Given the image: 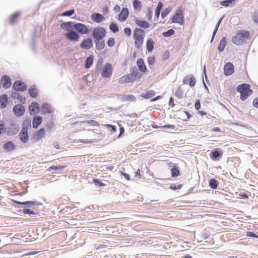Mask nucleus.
<instances>
[{
    "label": "nucleus",
    "instance_id": "1",
    "mask_svg": "<svg viewBox=\"0 0 258 258\" xmlns=\"http://www.w3.org/2000/svg\"><path fill=\"white\" fill-rule=\"evenodd\" d=\"M250 33L247 31H241L232 38V41L236 45L243 44L249 38Z\"/></svg>",
    "mask_w": 258,
    "mask_h": 258
},
{
    "label": "nucleus",
    "instance_id": "2",
    "mask_svg": "<svg viewBox=\"0 0 258 258\" xmlns=\"http://www.w3.org/2000/svg\"><path fill=\"white\" fill-rule=\"evenodd\" d=\"M236 90L237 92L240 93V99L243 101L246 100L252 92V90L250 89L249 85L247 84L238 85Z\"/></svg>",
    "mask_w": 258,
    "mask_h": 258
},
{
    "label": "nucleus",
    "instance_id": "3",
    "mask_svg": "<svg viewBox=\"0 0 258 258\" xmlns=\"http://www.w3.org/2000/svg\"><path fill=\"white\" fill-rule=\"evenodd\" d=\"M106 30L102 27H97L92 31V36L94 40L103 39L106 35Z\"/></svg>",
    "mask_w": 258,
    "mask_h": 258
},
{
    "label": "nucleus",
    "instance_id": "4",
    "mask_svg": "<svg viewBox=\"0 0 258 258\" xmlns=\"http://www.w3.org/2000/svg\"><path fill=\"white\" fill-rule=\"evenodd\" d=\"M74 29L76 31L82 35L86 34L89 32L88 27L84 24L81 23H75L74 25Z\"/></svg>",
    "mask_w": 258,
    "mask_h": 258
},
{
    "label": "nucleus",
    "instance_id": "5",
    "mask_svg": "<svg viewBox=\"0 0 258 258\" xmlns=\"http://www.w3.org/2000/svg\"><path fill=\"white\" fill-rule=\"evenodd\" d=\"M171 20L172 23H177L182 25L183 24V15L182 10L180 9L177 10Z\"/></svg>",
    "mask_w": 258,
    "mask_h": 258
},
{
    "label": "nucleus",
    "instance_id": "6",
    "mask_svg": "<svg viewBox=\"0 0 258 258\" xmlns=\"http://www.w3.org/2000/svg\"><path fill=\"white\" fill-rule=\"evenodd\" d=\"M65 37L68 40H69L72 41L77 42L79 41L80 38V35L76 32L73 30H71L67 32L64 34Z\"/></svg>",
    "mask_w": 258,
    "mask_h": 258
},
{
    "label": "nucleus",
    "instance_id": "7",
    "mask_svg": "<svg viewBox=\"0 0 258 258\" xmlns=\"http://www.w3.org/2000/svg\"><path fill=\"white\" fill-rule=\"evenodd\" d=\"M7 129V135L9 136H12L16 135L20 130L19 125L17 123H12L10 124Z\"/></svg>",
    "mask_w": 258,
    "mask_h": 258
},
{
    "label": "nucleus",
    "instance_id": "8",
    "mask_svg": "<svg viewBox=\"0 0 258 258\" xmlns=\"http://www.w3.org/2000/svg\"><path fill=\"white\" fill-rule=\"evenodd\" d=\"M13 112L16 116L20 117L23 116L25 113V108L23 106L20 104H17L14 106Z\"/></svg>",
    "mask_w": 258,
    "mask_h": 258
},
{
    "label": "nucleus",
    "instance_id": "9",
    "mask_svg": "<svg viewBox=\"0 0 258 258\" xmlns=\"http://www.w3.org/2000/svg\"><path fill=\"white\" fill-rule=\"evenodd\" d=\"M13 88L17 91L23 92L27 89L26 84L20 80L16 81L13 85Z\"/></svg>",
    "mask_w": 258,
    "mask_h": 258
},
{
    "label": "nucleus",
    "instance_id": "10",
    "mask_svg": "<svg viewBox=\"0 0 258 258\" xmlns=\"http://www.w3.org/2000/svg\"><path fill=\"white\" fill-rule=\"evenodd\" d=\"M112 65L109 63H106L101 73V76L103 78H108L112 74Z\"/></svg>",
    "mask_w": 258,
    "mask_h": 258
},
{
    "label": "nucleus",
    "instance_id": "11",
    "mask_svg": "<svg viewBox=\"0 0 258 258\" xmlns=\"http://www.w3.org/2000/svg\"><path fill=\"white\" fill-rule=\"evenodd\" d=\"M19 136L20 141L23 143H27L29 141V136L27 129H26L25 127H22Z\"/></svg>",
    "mask_w": 258,
    "mask_h": 258
},
{
    "label": "nucleus",
    "instance_id": "12",
    "mask_svg": "<svg viewBox=\"0 0 258 258\" xmlns=\"http://www.w3.org/2000/svg\"><path fill=\"white\" fill-rule=\"evenodd\" d=\"M233 64L230 62L226 63L224 67V74L225 76H230L234 72Z\"/></svg>",
    "mask_w": 258,
    "mask_h": 258
},
{
    "label": "nucleus",
    "instance_id": "13",
    "mask_svg": "<svg viewBox=\"0 0 258 258\" xmlns=\"http://www.w3.org/2000/svg\"><path fill=\"white\" fill-rule=\"evenodd\" d=\"M183 84H188L190 87L195 86L196 82V78L191 75L185 76L183 81Z\"/></svg>",
    "mask_w": 258,
    "mask_h": 258
},
{
    "label": "nucleus",
    "instance_id": "14",
    "mask_svg": "<svg viewBox=\"0 0 258 258\" xmlns=\"http://www.w3.org/2000/svg\"><path fill=\"white\" fill-rule=\"evenodd\" d=\"M92 46V40L90 38L83 39L80 43V47L83 49H89Z\"/></svg>",
    "mask_w": 258,
    "mask_h": 258
},
{
    "label": "nucleus",
    "instance_id": "15",
    "mask_svg": "<svg viewBox=\"0 0 258 258\" xmlns=\"http://www.w3.org/2000/svg\"><path fill=\"white\" fill-rule=\"evenodd\" d=\"M14 203L18 205L27 206L28 207H31L33 205L39 206L42 204L37 201H26V202H19L18 201H14Z\"/></svg>",
    "mask_w": 258,
    "mask_h": 258
},
{
    "label": "nucleus",
    "instance_id": "16",
    "mask_svg": "<svg viewBox=\"0 0 258 258\" xmlns=\"http://www.w3.org/2000/svg\"><path fill=\"white\" fill-rule=\"evenodd\" d=\"M128 10L126 8H122L118 15V20L121 22H124L127 19L128 16Z\"/></svg>",
    "mask_w": 258,
    "mask_h": 258
},
{
    "label": "nucleus",
    "instance_id": "17",
    "mask_svg": "<svg viewBox=\"0 0 258 258\" xmlns=\"http://www.w3.org/2000/svg\"><path fill=\"white\" fill-rule=\"evenodd\" d=\"M41 111L43 114L51 113L53 111L51 106L47 103H43L41 105Z\"/></svg>",
    "mask_w": 258,
    "mask_h": 258
},
{
    "label": "nucleus",
    "instance_id": "18",
    "mask_svg": "<svg viewBox=\"0 0 258 258\" xmlns=\"http://www.w3.org/2000/svg\"><path fill=\"white\" fill-rule=\"evenodd\" d=\"M29 109L31 114H35L39 111V105L37 103L33 102L29 106Z\"/></svg>",
    "mask_w": 258,
    "mask_h": 258
},
{
    "label": "nucleus",
    "instance_id": "19",
    "mask_svg": "<svg viewBox=\"0 0 258 258\" xmlns=\"http://www.w3.org/2000/svg\"><path fill=\"white\" fill-rule=\"evenodd\" d=\"M91 19L96 23H100L104 20V16L101 14L95 13L91 15Z\"/></svg>",
    "mask_w": 258,
    "mask_h": 258
},
{
    "label": "nucleus",
    "instance_id": "20",
    "mask_svg": "<svg viewBox=\"0 0 258 258\" xmlns=\"http://www.w3.org/2000/svg\"><path fill=\"white\" fill-rule=\"evenodd\" d=\"M223 153L221 152L218 149H215L211 152L210 154V158L213 160H218L222 157Z\"/></svg>",
    "mask_w": 258,
    "mask_h": 258
},
{
    "label": "nucleus",
    "instance_id": "21",
    "mask_svg": "<svg viewBox=\"0 0 258 258\" xmlns=\"http://www.w3.org/2000/svg\"><path fill=\"white\" fill-rule=\"evenodd\" d=\"M3 148L7 152H11L16 149V146L12 141H8L3 145Z\"/></svg>",
    "mask_w": 258,
    "mask_h": 258
},
{
    "label": "nucleus",
    "instance_id": "22",
    "mask_svg": "<svg viewBox=\"0 0 258 258\" xmlns=\"http://www.w3.org/2000/svg\"><path fill=\"white\" fill-rule=\"evenodd\" d=\"M130 78L131 82H133L137 80L139 75V71L136 68H133L130 74L127 75Z\"/></svg>",
    "mask_w": 258,
    "mask_h": 258
},
{
    "label": "nucleus",
    "instance_id": "23",
    "mask_svg": "<svg viewBox=\"0 0 258 258\" xmlns=\"http://www.w3.org/2000/svg\"><path fill=\"white\" fill-rule=\"evenodd\" d=\"M11 96L13 99H17L22 104H25L26 102L25 97L16 92H12Z\"/></svg>",
    "mask_w": 258,
    "mask_h": 258
},
{
    "label": "nucleus",
    "instance_id": "24",
    "mask_svg": "<svg viewBox=\"0 0 258 258\" xmlns=\"http://www.w3.org/2000/svg\"><path fill=\"white\" fill-rule=\"evenodd\" d=\"M2 80L3 82V86L5 88H8L11 85V79L7 75H4L2 77Z\"/></svg>",
    "mask_w": 258,
    "mask_h": 258
},
{
    "label": "nucleus",
    "instance_id": "25",
    "mask_svg": "<svg viewBox=\"0 0 258 258\" xmlns=\"http://www.w3.org/2000/svg\"><path fill=\"white\" fill-rule=\"evenodd\" d=\"M74 23L73 22H67L62 23L60 24L61 29L67 30L68 32L70 31L72 28H74Z\"/></svg>",
    "mask_w": 258,
    "mask_h": 258
},
{
    "label": "nucleus",
    "instance_id": "26",
    "mask_svg": "<svg viewBox=\"0 0 258 258\" xmlns=\"http://www.w3.org/2000/svg\"><path fill=\"white\" fill-rule=\"evenodd\" d=\"M137 64L139 69L142 72H146L147 71L146 67L144 63V61L142 58H139L137 60Z\"/></svg>",
    "mask_w": 258,
    "mask_h": 258
},
{
    "label": "nucleus",
    "instance_id": "27",
    "mask_svg": "<svg viewBox=\"0 0 258 258\" xmlns=\"http://www.w3.org/2000/svg\"><path fill=\"white\" fill-rule=\"evenodd\" d=\"M136 97L133 95H122L121 98V101H133L135 102L136 101Z\"/></svg>",
    "mask_w": 258,
    "mask_h": 258
},
{
    "label": "nucleus",
    "instance_id": "28",
    "mask_svg": "<svg viewBox=\"0 0 258 258\" xmlns=\"http://www.w3.org/2000/svg\"><path fill=\"white\" fill-rule=\"evenodd\" d=\"M95 42V48L97 50H101L105 47V42L103 39L94 40Z\"/></svg>",
    "mask_w": 258,
    "mask_h": 258
},
{
    "label": "nucleus",
    "instance_id": "29",
    "mask_svg": "<svg viewBox=\"0 0 258 258\" xmlns=\"http://www.w3.org/2000/svg\"><path fill=\"white\" fill-rule=\"evenodd\" d=\"M42 121V118L41 116H36L34 117L32 122L33 127L34 128H37L41 123Z\"/></svg>",
    "mask_w": 258,
    "mask_h": 258
},
{
    "label": "nucleus",
    "instance_id": "30",
    "mask_svg": "<svg viewBox=\"0 0 258 258\" xmlns=\"http://www.w3.org/2000/svg\"><path fill=\"white\" fill-rule=\"evenodd\" d=\"M45 133V130L44 128H41L37 132H36L33 135V138L34 139L37 140H39L44 136Z\"/></svg>",
    "mask_w": 258,
    "mask_h": 258
},
{
    "label": "nucleus",
    "instance_id": "31",
    "mask_svg": "<svg viewBox=\"0 0 258 258\" xmlns=\"http://www.w3.org/2000/svg\"><path fill=\"white\" fill-rule=\"evenodd\" d=\"M8 103V98L6 94L0 96V107L5 108L6 107Z\"/></svg>",
    "mask_w": 258,
    "mask_h": 258
},
{
    "label": "nucleus",
    "instance_id": "32",
    "mask_svg": "<svg viewBox=\"0 0 258 258\" xmlns=\"http://www.w3.org/2000/svg\"><path fill=\"white\" fill-rule=\"evenodd\" d=\"M145 31L141 28H136L133 33V38L144 37Z\"/></svg>",
    "mask_w": 258,
    "mask_h": 258
},
{
    "label": "nucleus",
    "instance_id": "33",
    "mask_svg": "<svg viewBox=\"0 0 258 258\" xmlns=\"http://www.w3.org/2000/svg\"><path fill=\"white\" fill-rule=\"evenodd\" d=\"M135 22L136 24L141 28L147 29L149 27V23L146 21L137 19Z\"/></svg>",
    "mask_w": 258,
    "mask_h": 258
},
{
    "label": "nucleus",
    "instance_id": "34",
    "mask_svg": "<svg viewBox=\"0 0 258 258\" xmlns=\"http://www.w3.org/2000/svg\"><path fill=\"white\" fill-rule=\"evenodd\" d=\"M28 93L30 96L33 98H35L38 95V90L34 85L31 86L28 89Z\"/></svg>",
    "mask_w": 258,
    "mask_h": 258
},
{
    "label": "nucleus",
    "instance_id": "35",
    "mask_svg": "<svg viewBox=\"0 0 258 258\" xmlns=\"http://www.w3.org/2000/svg\"><path fill=\"white\" fill-rule=\"evenodd\" d=\"M227 44V41L225 37L222 38L220 41V43L218 46V50L220 52L224 50L226 45Z\"/></svg>",
    "mask_w": 258,
    "mask_h": 258
},
{
    "label": "nucleus",
    "instance_id": "36",
    "mask_svg": "<svg viewBox=\"0 0 258 258\" xmlns=\"http://www.w3.org/2000/svg\"><path fill=\"white\" fill-rule=\"evenodd\" d=\"M155 95V92L154 90H151L148 91L147 92L141 94V96L145 99H150Z\"/></svg>",
    "mask_w": 258,
    "mask_h": 258
},
{
    "label": "nucleus",
    "instance_id": "37",
    "mask_svg": "<svg viewBox=\"0 0 258 258\" xmlns=\"http://www.w3.org/2000/svg\"><path fill=\"white\" fill-rule=\"evenodd\" d=\"M237 0H225L220 2V5L223 7H228L234 6Z\"/></svg>",
    "mask_w": 258,
    "mask_h": 258
},
{
    "label": "nucleus",
    "instance_id": "38",
    "mask_svg": "<svg viewBox=\"0 0 258 258\" xmlns=\"http://www.w3.org/2000/svg\"><path fill=\"white\" fill-rule=\"evenodd\" d=\"M134 39H135V46L138 48H141L143 44L144 37H136Z\"/></svg>",
    "mask_w": 258,
    "mask_h": 258
},
{
    "label": "nucleus",
    "instance_id": "39",
    "mask_svg": "<svg viewBox=\"0 0 258 258\" xmlns=\"http://www.w3.org/2000/svg\"><path fill=\"white\" fill-rule=\"evenodd\" d=\"M154 42L151 38H150L147 40L146 43V48L148 52H150L153 51L154 48Z\"/></svg>",
    "mask_w": 258,
    "mask_h": 258
},
{
    "label": "nucleus",
    "instance_id": "40",
    "mask_svg": "<svg viewBox=\"0 0 258 258\" xmlns=\"http://www.w3.org/2000/svg\"><path fill=\"white\" fill-rule=\"evenodd\" d=\"M93 58L94 56L92 55L87 57L85 64V68L89 69L91 67L93 63Z\"/></svg>",
    "mask_w": 258,
    "mask_h": 258
},
{
    "label": "nucleus",
    "instance_id": "41",
    "mask_svg": "<svg viewBox=\"0 0 258 258\" xmlns=\"http://www.w3.org/2000/svg\"><path fill=\"white\" fill-rule=\"evenodd\" d=\"M218 181L217 179L213 178L209 181V186L212 189H217L218 185Z\"/></svg>",
    "mask_w": 258,
    "mask_h": 258
},
{
    "label": "nucleus",
    "instance_id": "42",
    "mask_svg": "<svg viewBox=\"0 0 258 258\" xmlns=\"http://www.w3.org/2000/svg\"><path fill=\"white\" fill-rule=\"evenodd\" d=\"M163 6V5L162 3L159 2L158 4V5H157V7L155 9V16L157 17L158 18H159V15L160 14L161 11L162 9Z\"/></svg>",
    "mask_w": 258,
    "mask_h": 258
},
{
    "label": "nucleus",
    "instance_id": "43",
    "mask_svg": "<svg viewBox=\"0 0 258 258\" xmlns=\"http://www.w3.org/2000/svg\"><path fill=\"white\" fill-rule=\"evenodd\" d=\"M171 171V175L172 177H177L179 175V170L178 168L176 165H174L172 167Z\"/></svg>",
    "mask_w": 258,
    "mask_h": 258
},
{
    "label": "nucleus",
    "instance_id": "44",
    "mask_svg": "<svg viewBox=\"0 0 258 258\" xmlns=\"http://www.w3.org/2000/svg\"><path fill=\"white\" fill-rule=\"evenodd\" d=\"M133 5L135 10H140L142 7V4L139 0H134Z\"/></svg>",
    "mask_w": 258,
    "mask_h": 258
},
{
    "label": "nucleus",
    "instance_id": "45",
    "mask_svg": "<svg viewBox=\"0 0 258 258\" xmlns=\"http://www.w3.org/2000/svg\"><path fill=\"white\" fill-rule=\"evenodd\" d=\"M119 82L121 84H125L130 83L131 81L128 75H124L119 79Z\"/></svg>",
    "mask_w": 258,
    "mask_h": 258
},
{
    "label": "nucleus",
    "instance_id": "46",
    "mask_svg": "<svg viewBox=\"0 0 258 258\" xmlns=\"http://www.w3.org/2000/svg\"><path fill=\"white\" fill-rule=\"evenodd\" d=\"M19 15H20L19 12H16V13H14V14H13L11 16V19L10 20V23L12 24H13L14 23H15L16 22Z\"/></svg>",
    "mask_w": 258,
    "mask_h": 258
},
{
    "label": "nucleus",
    "instance_id": "47",
    "mask_svg": "<svg viewBox=\"0 0 258 258\" xmlns=\"http://www.w3.org/2000/svg\"><path fill=\"white\" fill-rule=\"evenodd\" d=\"M109 29L113 33H116L118 31V25L113 22L111 23L109 25Z\"/></svg>",
    "mask_w": 258,
    "mask_h": 258
},
{
    "label": "nucleus",
    "instance_id": "48",
    "mask_svg": "<svg viewBox=\"0 0 258 258\" xmlns=\"http://www.w3.org/2000/svg\"><path fill=\"white\" fill-rule=\"evenodd\" d=\"M65 167L63 166H61V165H58V166H50L49 168H48V170L49 171H58V170H62V169H63Z\"/></svg>",
    "mask_w": 258,
    "mask_h": 258
},
{
    "label": "nucleus",
    "instance_id": "49",
    "mask_svg": "<svg viewBox=\"0 0 258 258\" xmlns=\"http://www.w3.org/2000/svg\"><path fill=\"white\" fill-rule=\"evenodd\" d=\"M175 31L172 29H170L168 30L167 31L163 32L162 35L165 37H168L171 36L172 35H173Z\"/></svg>",
    "mask_w": 258,
    "mask_h": 258
},
{
    "label": "nucleus",
    "instance_id": "50",
    "mask_svg": "<svg viewBox=\"0 0 258 258\" xmlns=\"http://www.w3.org/2000/svg\"><path fill=\"white\" fill-rule=\"evenodd\" d=\"M82 123L91 124L92 126H98L99 123L94 120H89L82 121Z\"/></svg>",
    "mask_w": 258,
    "mask_h": 258
},
{
    "label": "nucleus",
    "instance_id": "51",
    "mask_svg": "<svg viewBox=\"0 0 258 258\" xmlns=\"http://www.w3.org/2000/svg\"><path fill=\"white\" fill-rule=\"evenodd\" d=\"M251 20L254 23L258 25V11H255L253 13L251 16Z\"/></svg>",
    "mask_w": 258,
    "mask_h": 258
},
{
    "label": "nucleus",
    "instance_id": "52",
    "mask_svg": "<svg viewBox=\"0 0 258 258\" xmlns=\"http://www.w3.org/2000/svg\"><path fill=\"white\" fill-rule=\"evenodd\" d=\"M92 181H93V183L95 184L96 185H98L99 186H104L106 185V184H105V183L101 182L97 178H94V179H93Z\"/></svg>",
    "mask_w": 258,
    "mask_h": 258
},
{
    "label": "nucleus",
    "instance_id": "53",
    "mask_svg": "<svg viewBox=\"0 0 258 258\" xmlns=\"http://www.w3.org/2000/svg\"><path fill=\"white\" fill-rule=\"evenodd\" d=\"M171 9L169 8H166L161 13V17L162 18H165L166 16L170 12Z\"/></svg>",
    "mask_w": 258,
    "mask_h": 258
},
{
    "label": "nucleus",
    "instance_id": "54",
    "mask_svg": "<svg viewBox=\"0 0 258 258\" xmlns=\"http://www.w3.org/2000/svg\"><path fill=\"white\" fill-rule=\"evenodd\" d=\"M175 95L179 99L182 98L183 92L179 87L178 89L175 92Z\"/></svg>",
    "mask_w": 258,
    "mask_h": 258
},
{
    "label": "nucleus",
    "instance_id": "55",
    "mask_svg": "<svg viewBox=\"0 0 258 258\" xmlns=\"http://www.w3.org/2000/svg\"><path fill=\"white\" fill-rule=\"evenodd\" d=\"M105 126L110 131L111 133H114L116 131V127L115 125L112 124H106Z\"/></svg>",
    "mask_w": 258,
    "mask_h": 258
},
{
    "label": "nucleus",
    "instance_id": "56",
    "mask_svg": "<svg viewBox=\"0 0 258 258\" xmlns=\"http://www.w3.org/2000/svg\"><path fill=\"white\" fill-rule=\"evenodd\" d=\"M75 13V10L74 9H71L69 11H67L64 12L62 14V16H71Z\"/></svg>",
    "mask_w": 258,
    "mask_h": 258
},
{
    "label": "nucleus",
    "instance_id": "57",
    "mask_svg": "<svg viewBox=\"0 0 258 258\" xmlns=\"http://www.w3.org/2000/svg\"><path fill=\"white\" fill-rule=\"evenodd\" d=\"M115 43V41L113 38L110 37L108 39L107 44L109 47H112Z\"/></svg>",
    "mask_w": 258,
    "mask_h": 258
},
{
    "label": "nucleus",
    "instance_id": "58",
    "mask_svg": "<svg viewBox=\"0 0 258 258\" xmlns=\"http://www.w3.org/2000/svg\"><path fill=\"white\" fill-rule=\"evenodd\" d=\"M182 184H179L178 185H176L175 184H172L170 185V188L173 190L179 189L181 188Z\"/></svg>",
    "mask_w": 258,
    "mask_h": 258
},
{
    "label": "nucleus",
    "instance_id": "59",
    "mask_svg": "<svg viewBox=\"0 0 258 258\" xmlns=\"http://www.w3.org/2000/svg\"><path fill=\"white\" fill-rule=\"evenodd\" d=\"M219 25H218V24L217 23L216 26H215V28L214 30V31L213 32V34H212V38H211V42H212V41H213L214 39V37L215 36V35L218 31V29L219 28Z\"/></svg>",
    "mask_w": 258,
    "mask_h": 258
},
{
    "label": "nucleus",
    "instance_id": "60",
    "mask_svg": "<svg viewBox=\"0 0 258 258\" xmlns=\"http://www.w3.org/2000/svg\"><path fill=\"white\" fill-rule=\"evenodd\" d=\"M23 212L25 214H32V215H35L36 213L34 212H33L32 210L29 209H24L23 210Z\"/></svg>",
    "mask_w": 258,
    "mask_h": 258
},
{
    "label": "nucleus",
    "instance_id": "61",
    "mask_svg": "<svg viewBox=\"0 0 258 258\" xmlns=\"http://www.w3.org/2000/svg\"><path fill=\"white\" fill-rule=\"evenodd\" d=\"M31 120L30 119H26L23 122V126L25 127L26 129L28 130V126L30 125Z\"/></svg>",
    "mask_w": 258,
    "mask_h": 258
},
{
    "label": "nucleus",
    "instance_id": "62",
    "mask_svg": "<svg viewBox=\"0 0 258 258\" xmlns=\"http://www.w3.org/2000/svg\"><path fill=\"white\" fill-rule=\"evenodd\" d=\"M152 11L150 8H148V11L146 14V16L149 20H151L152 17Z\"/></svg>",
    "mask_w": 258,
    "mask_h": 258
},
{
    "label": "nucleus",
    "instance_id": "63",
    "mask_svg": "<svg viewBox=\"0 0 258 258\" xmlns=\"http://www.w3.org/2000/svg\"><path fill=\"white\" fill-rule=\"evenodd\" d=\"M155 62V57L154 56H150L148 58V63L149 65H152Z\"/></svg>",
    "mask_w": 258,
    "mask_h": 258
},
{
    "label": "nucleus",
    "instance_id": "64",
    "mask_svg": "<svg viewBox=\"0 0 258 258\" xmlns=\"http://www.w3.org/2000/svg\"><path fill=\"white\" fill-rule=\"evenodd\" d=\"M170 56V53L168 50H166L164 53L163 55V59H167Z\"/></svg>",
    "mask_w": 258,
    "mask_h": 258
}]
</instances>
